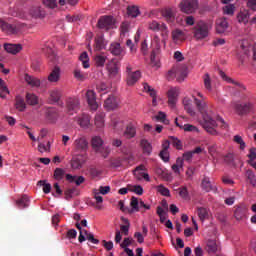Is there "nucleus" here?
Here are the masks:
<instances>
[{
	"instance_id": "nucleus-35",
	"label": "nucleus",
	"mask_w": 256,
	"mask_h": 256,
	"mask_svg": "<svg viewBox=\"0 0 256 256\" xmlns=\"http://www.w3.org/2000/svg\"><path fill=\"white\" fill-rule=\"evenodd\" d=\"M159 53L157 50H152L151 56H150V61L152 67H161V62L159 61Z\"/></svg>"
},
{
	"instance_id": "nucleus-24",
	"label": "nucleus",
	"mask_w": 256,
	"mask_h": 256,
	"mask_svg": "<svg viewBox=\"0 0 256 256\" xmlns=\"http://www.w3.org/2000/svg\"><path fill=\"white\" fill-rule=\"evenodd\" d=\"M103 143V138H101L100 136H94L91 139V146L96 152L101 150V148L103 147Z\"/></svg>"
},
{
	"instance_id": "nucleus-44",
	"label": "nucleus",
	"mask_w": 256,
	"mask_h": 256,
	"mask_svg": "<svg viewBox=\"0 0 256 256\" xmlns=\"http://www.w3.org/2000/svg\"><path fill=\"white\" fill-rule=\"evenodd\" d=\"M65 199L69 201V199H73L76 195H79V190L77 188H68L64 191Z\"/></svg>"
},
{
	"instance_id": "nucleus-19",
	"label": "nucleus",
	"mask_w": 256,
	"mask_h": 256,
	"mask_svg": "<svg viewBox=\"0 0 256 256\" xmlns=\"http://www.w3.org/2000/svg\"><path fill=\"white\" fill-rule=\"evenodd\" d=\"M46 117L50 123H57V119H59V110H57V108H48Z\"/></svg>"
},
{
	"instance_id": "nucleus-26",
	"label": "nucleus",
	"mask_w": 256,
	"mask_h": 256,
	"mask_svg": "<svg viewBox=\"0 0 256 256\" xmlns=\"http://www.w3.org/2000/svg\"><path fill=\"white\" fill-rule=\"evenodd\" d=\"M139 79H141V72L139 70H137L127 76V85H129V86L135 85V83H137V81H139Z\"/></svg>"
},
{
	"instance_id": "nucleus-33",
	"label": "nucleus",
	"mask_w": 256,
	"mask_h": 256,
	"mask_svg": "<svg viewBox=\"0 0 256 256\" xmlns=\"http://www.w3.org/2000/svg\"><path fill=\"white\" fill-rule=\"evenodd\" d=\"M135 135H137L135 126H133V124H128L126 130L124 131V137H126V139H133Z\"/></svg>"
},
{
	"instance_id": "nucleus-37",
	"label": "nucleus",
	"mask_w": 256,
	"mask_h": 256,
	"mask_svg": "<svg viewBox=\"0 0 256 256\" xmlns=\"http://www.w3.org/2000/svg\"><path fill=\"white\" fill-rule=\"evenodd\" d=\"M81 157L83 156H75L72 158V161H71L72 169H81L83 167V163H85V161H83Z\"/></svg>"
},
{
	"instance_id": "nucleus-49",
	"label": "nucleus",
	"mask_w": 256,
	"mask_h": 256,
	"mask_svg": "<svg viewBox=\"0 0 256 256\" xmlns=\"http://www.w3.org/2000/svg\"><path fill=\"white\" fill-rule=\"evenodd\" d=\"M246 178L249 181L250 185H252V187H256V176L253 170L246 171Z\"/></svg>"
},
{
	"instance_id": "nucleus-53",
	"label": "nucleus",
	"mask_w": 256,
	"mask_h": 256,
	"mask_svg": "<svg viewBox=\"0 0 256 256\" xmlns=\"http://www.w3.org/2000/svg\"><path fill=\"white\" fill-rule=\"evenodd\" d=\"M127 13L129 17L135 18L139 15V7L137 6H128Z\"/></svg>"
},
{
	"instance_id": "nucleus-1",
	"label": "nucleus",
	"mask_w": 256,
	"mask_h": 256,
	"mask_svg": "<svg viewBox=\"0 0 256 256\" xmlns=\"http://www.w3.org/2000/svg\"><path fill=\"white\" fill-rule=\"evenodd\" d=\"M194 104L196 105V109L201 113L203 120L201 125L207 133L210 135H217V129L215 127H221V129H228L229 125L221 118V116H217L215 120V115L213 112L209 111V106L207 105V101L199 100L197 97L193 96Z\"/></svg>"
},
{
	"instance_id": "nucleus-59",
	"label": "nucleus",
	"mask_w": 256,
	"mask_h": 256,
	"mask_svg": "<svg viewBox=\"0 0 256 256\" xmlns=\"http://www.w3.org/2000/svg\"><path fill=\"white\" fill-rule=\"evenodd\" d=\"M38 185L39 187H43L44 193H51V184L47 183L45 180L38 181Z\"/></svg>"
},
{
	"instance_id": "nucleus-7",
	"label": "nucleus",
	"mask_w": 256,
	"mask_h": 256,
	"mask_svg": "<svg viewBox=\"0 0 256 256\" xmlns=\"http://www.w3.org/2000/svg\"><path fill=\"white\" fill-rule=\"evenodd\" d=\"M168 79H175L177 78V81H184L185 77H187V67H174L168 72Z\"/></svg>"
},
{
	"instance_id": "nucleus-11",
	"label": "nucleus",
	"mask_w": 256,
	"mask_h": 256,
	"mask_svg": "<svg viewBox=\"0 0 256 256\" xmlns=\"http://www.w3.org/2000/svg\"><path fill=\"white\" fill-rule=\"evenodd\" d=\"M104 107L107 109V111L117 109V107H119V98L113 95L109 96L104 102Z\"/></svg>"
},
{
	"instance_id": "nucleus-23",
	"label": "nucleus",
	"mask_w": 256,
	"mask_h": 256,
	"mask_svg": "<svg viewBox=\"0 0 256 256\" xmlns=\"http://www.w3.org/2000/svg\"><path fill=\"white\" fill-rule=\"evenodd\" d=\"M4 49L7 53H11V55H17L22 47L21 44H4Z\"/></svg>"
},
{
	"instance_id": "nucleus-40",
	"label": "nucleus",
	"mask_w": 256,
	"mask_h": 256,
	"mask_svg": "<svg viewBox=\"0 0 256 256\" xmlns=\"http://www.w3.org/2000/svg\"><path fill=\"white\" fill-rule=\"evenodd\" d=\"M140 145L145 155H151V151H153V147L151 146V143H149V141H147L146 139H143L141 140Z\"/></svg>"
},
{
	"instance_id": "nucleus-17",
	"label": "nucleus",
	"mask_w": 256,
	"mask_h": 256,
	"mask_svg": "<svg viewBox=\"0 0 256 256\" xmlns=\"http://www.w3.org/2000/svg\"><path fill=\"white\" fill-rule=\"evenodd\" d=\"M0 29L5 33H10L11 35H15V33H17V27L15 25L9 24L3 20H0Z\"/></svg>"
},
{
	"instance_id": "nucleus-47",
	"label": "nucleus",
	"mask_w": 256,
	"mask_h": 256,
	"mask_svg": "<svg viewBox=\"0 0 256 256\" xmlns=\"http://www.w3.org/2000/svg\"><path fill=\"white\" fill-rule=\"evenodd\" d=\"M156 190L163 197H171V192L169 191V188L165 187L163 184L156 186Z\"/></svg>"
},
{
	"instance_id": "nucleus-32",
	"label": "nucleus",
	"mask_w": 256,
	"mask_h": 256,
	"mask_svg": "<svg viewBox=\"0 0 256 256\" xmlns=\"http://www.w3.org/2000/svg\"><path fill=\"white\" fill-rule=\"evenodd\" d=\"M15 107L17 111H20V112L25 111V109H27V104H25V99L21 96H16Z\"/></svg>"
},
{
	"instance_id": "nucleus-58",
	"label": "nucleus",
	"mask_w": 256,
	"mask_h": 256,
	"mask_svg": "<svg viewBox=\"0 0 256 256\" xmlns=\"http://www.w3.org/2000/svg\"><path fill=\"white\" fill-rule=\"evenodd\" d=\"M233 141L237 143V145H240L241 151H244L245 147H247V145L245 144V141H243V138L240 135H235L233 138Z\"/></svg>"
},
{
	"instance_id": "nucleus-38",
	"label": "nucleus",
	"mask_w": 256,
	"mask_h": 256,
	"mask_svg": "<svg viewBox=\"0 0 256 256\" xmlns=\"http://www.w3.org/2000/svg\"><path fill=\"white\" fill-rule=\"evenodd\" d=\"M104 118H105L104 113H99L95 116L94 123H95V126L97 127V129H102V127H104V125H105Z\"/></svg>"
},
{
	"instance_id": "nucleus-36",
	"label": "nucleus",
	"mask_w": 256,
	"mask_h": 256,
	"mask_svg": "<svg viewBox=\"0 0 256 256\" xmlns=\"http://www.w3.org/2000/svg\"><path fill=\"white\" fill-rule=\"evenodd\" d=\"M250 16H251V14L249 13V10H244L238 14L237 19H238L239 23H244V25H245V24L249 23Z\"/></svg>"
},
{
	"instance_id": "nucleus-34",
	"label": "nucleus",
	"mask_w": 256,
	"mask_h": 256,
	"mask_svg": "<svg viewBox=\"0 0 256 256\" xmlns=\"http://www.w3.org/2000/svg\"><path fill=\"white\" fill-rule=\"evenodd\" d=\"M175 125L176 127H179L180 129H183L184 131L187 132H197L199 131L197 127L191 125V124H185L184 126L179 123V119L175 118Z\"/></svg>"
},
{
	"instance_id": "nucleus-57",
	"label": "nucleus",
	"mask_w": 256,
	"mask_h": 256,
	"mask_svg": "<svg viewBox=\"0 0 256 256\" xmlns=\"http://www.w3.org/2000/svg\"><path fill=\"white\" fill-rule=\"evenodd\" d=\"M202 188L206 190L207 193H209V191H213V184H211V181L209 180V178L205 177L203 179Z\"/></svg>"
},
{
	"instance_id": "nucleus-16",
	"label": "nucleus",
	"mask_w": 256,
	"mask_h": 256,
	"mask_svg": "<svg viewBox=\"0 0 256 256\" xmlns=\"http://www.w3.org/2000/svg\"><path fill=\"white\" fill-rule=\"evenodd\" d=\"M59 79H61V68H59V66H56L48 75V81L50 83H57L59 82Z\"/></svg>"
},
{
	"instance_id": "nucleus-52",
	"label": "nucleus",
	"mask_w": 256,
	"mask_h": 256,
	"mask_svg": "<svg viewBox=\"0 0 256 256\" xmlns=\"http://www.w3.org/2000/svg\"><path fill=\"white\" fill-rule=\"evenodd\" d=\"M198 216L200 221H205L209 217V210L203 207L198 208Z\"/></svg>"
},
{
	"instance_id": "nucleus-54",
	"label": "nucleus",
	"mask_w": 256,
	"mask_h": 256,
	"mask_svg": "<svg viewBox=\"0 0 256 256\" xmlns=\"http://www.w3.org/2000/svg\"><path fill=\"white\" fill-rule=\"evenodd\" d=\"M128 189L132 193H135L136 195H143V187L141 185H130L128 184Z\"/></svg>"
},
{
	"instance_id": "nucleus-50",
	"label": "nucleus",
	"mask_w": 256,
	"mask_h": 256,
	"mask_svg": "<svg viewBox=\"0 0 256 256\" xmlns=\"http://www.w3.org/2000/svg\"><path fill=\"white\" fill-rule=\"evenodd\" d=\"M26 101L28 105H37L39 103V98L35 94L27 93Z\"/></svg>"
},
{
	"instance_id": "nucleus-5",
	"label": "nucleus",
	"mask_w": 256,
	"mask_h": 256,
	"mask_svg": "<svg viewBox=\"0 0 256 256\" xmlns=\"http://www.w3.org/2000/svg\"><path fill=\"white\" fill-rule=\"evenodd\" d=\"M148 28L150 31H161L162 42L165 45V41H167V37H169V29L167 28V25L164 23L159 24L157 21H152L149 23Z\"/></svg>"
},
{
	"instance_id": "nucleus-55",
	"label": "nucleus",
	"mask_w": 256,
	"mask_h": 256,
	"mask_svg": "<svg viewBox=\"0 0 256 256\" xmlns=\"http://www.w3.org/2000/svg\"><path fill=\"white\" fill-rule=\"evenodd\" d=\"M152 45H154L153 51H157V53H161V39L159 36L155 35L152 40Z\"/></svg>"
},
{
	"instance_id": "nucleus-9",
	"label": "nucleus",
	"mask_w": 256,
	"mask_h": 256,
	"mask_svg": "<svg viewBox=\"0 0 256 256\" xmlns=\"http://www.w3.org/2000/svg\"><path fill=\"white\" fill-rule=\"evenodd\" d=\"M234 109L238 115H247L253 111V103L247 102L245 104H235Z\"/></svg>"
},
{
	"instance_id": "nucleus-6",
	"label": "nucleus",
	"mask_w": 256,
	"mask_h": 256,
	"mask_svg": "<svg viewBox=\"0 0 256 256\" xmlns=\"http://www.w3.org/2000/svg\"><path fill=\"white\" fill-rule=\"evenodd\" d=\"M115 18L113 16H101L98 20L97 27L99 29H105V31H109V29H115Z\"/></svg>"
},
{
	"instance_id": "nucleus-39",
	"label": "nucleus",
	"mask_w": 256,
	"mask_h": 256,
	"mask_svg": "<svg viewBox=\"0 0 256 256\" xmlns=\"http://www.w3.org/2000/svg\"><path fill=\"white\" fill-rule=\"evenodd\" d=\"M219 246L217 245V241L215 240H208L206 244V251L208 253H217Z\"/></svg>"
},
{
	"instance_id": "nucleus-27",
	"label": "nucleus",
	"mask_w": 256,
	"mask_h": 256,
	"mask_svg": "<svg viewBox=\"0 0 256 256\" xmlns=\"http://www.w3.org/2000/svg\"><path fill=\"white\" fill-rule=\"evenodd\" d=\"M245 215H247V207L245 206H238L235 209L234 217L237 221H241V219H245Z\"/></svg>"
},
{
	"instance_id": "nucleus-21",
	"label": "nucleus",
	"mask_w": 256,
	"mask_h": 256,
	"mask_svg": "<svg viewBox=\"0 0 256 256\" xmlns=\"http://www.w3.org/2000/svg\"><path fill=\"white\" fill-rule=\"evenodd\" d=\"M187 39V34L181 29H175L172 31V40L174 43H178V41H185Z\"/></svg>"
},
{
	"instance_id": "nucleus-46",
	"label": "nucleus",
	"mask_w": 256,
	"mask_h": 256,
	"mask_svg": "<svg viewBox=\"0 0 256 256\" xmlns=\"http://www.w3.org/2000/svg\"><path fill=\"white\" fill-rule=\"evenodd\" d=\"M79 125L80 127H89L90 123H91V116L87 115V114H83L80 118H79Z\"/></svg>"
},
{
	"instance_id": "nucleus-61",
	"label": "nucleus",
	"mask_w": 256,
	"mask_h": 256,
	"mask_svg": "<svg viewBox=\"0 0 256 256\" xmlns=\"http://www.w3.org/2000/svg\"><path fill=\"white\" fill-rule=\"evenodd\" d=\"M65 177V170L62 168H56L54 171V179L61 181Z\"/></svg>"
},
{
	"instance_id": "nucleus-30",
	"label": "nucleus",
	"mask_w": 256,
	"mask_h": 256,
	"mask_svg": "<svg viewBox=\"0 0 256 256\" xmlns=\"http://www.w3.org/2000/svg\"><path fill=\"white\" fill-rule=\"evenodd\" d=\"M175 191H177L181 199H184L185 201H189V199H191V196H189V189H187V186H180L179 188L175 189Z\"/></svg>"
},
{
	"instance_id": "nucleus-63",
	"label": "nucleus",
	"mask_w": 256,
	"mask_h": 256,
	"mask_svg": "<svg viewBox=\"0 0 256 256\" xmlns=\"http://www.w3.org/2000/svg\"><path fill=\"white\" fill-rule=\"evenodd\" d=\"M96 153H100L104 159H107L111 153V148H109V146H102L99 151H96Z\"/></svg>"
},
{
	"instance_id": "nucleus-48",
	"label": "nucleus",
	"mask_w": 256,
	"mask_h": 256,
	"mask_svg": "<svg viewBox=\"0 0 256 256\" xmlns=\"http://www.w3.org/2000/svg\"><path fill=\"white\" fill-rule=\"evenodd\" d=\"M130 205H131L132 209L128 210L129 213H137V212H139V200L137 199V197L133 196L131 198Z\"/></svg>"
},
{
	"instance_id": "nucleus-56",
	"label": "nucleus",
	"mask_w": 256,
	"mask_h": 256,
	"mask_svg": "<svg viewBox=\"0 0 256 256\" xmlns=\"http://www.w3.org/2000/svg\"><path fill=\"white\" fill-rule=\"evenodd\" d=\"M79 59L82 62L84 69H89V55L87 54V52H83L80 55Z\"/></svg>"
},
{
	"instance_id": "nucleus-60",
	"label": "nucleus",
	"mask_w": 256,
	"mask_h": 256,
	"mask_svg": "<svg viewBox=\"0 0 256 256\" xmlns=\"http://www.w3.org/2000/svg\"><path fill=\"white\" fill-rule=\"evenodd\" d=\"M134 176L136 177L137 181H141V179H145V181H151L149 174L145 172L134 171Z\"/></svg>"
},
{
	"instance_id": "nucleus-43",
	"label": "nucleus",
	"mask_w": 256,
	"mask_h": 256,
	"mask_svg": "<svg viewBox=\"0 0 256 256\" xmlns=\"http://www.w3.org/2000/svg\"><path fill=\"white\" fill-rule=\"evenodd\" d=\"M248 158L250 165L256 170V148L252 147L249 150Z\"/></svg>"
},
{
	"instance_id": "nucleus-45",
	"label": "nucleus",
	"mask_w": 256,
	"mask_h": 256,
	"mask_svg": "<svg viewBox=\"0 0 256 256\" xmlns=\"http://www.w3.org/2000/svg\"><path fill=\"white\" fill-rule=\"evenodd\" d=\"M105 47V39L103 38V35H98L95 38V49L96 51H101Z\"/></svg>"
},
{
	"instance_id": "nucleus-12",
	"label": "nucleus",
	"mask_w": 256,
	"mask_h": 256,
	"mask_svg": "<svg viewBox=\"0 0 256 256\" xmlns=\"http://www.w3.org/2000/svg\"><path fill=\"white\" fill-rule=\"evenodd\" d=\"M168 105L172 109H174L175 105H177V97H179V89L171 88L168 93Z\"/></svg>"
},
{
	"instance_id": "nucleus-18",
	"label": "nucleus",
	"mask_w": 256,
	"mask_h": 256,
	"mask_svg": "<svg viewBox=\"0 0 256 256\" xmlns=\"http://www.w3.org/2000/svg\"><path fill=\"white\" fill-rule=\"evenodd\" d=\"M109 77L111 79L115 78L119 75V71L121 70V66L117 64V62H112L107 66Z\"/></svg>"
},
{
	"instance_id": "nucleus-28",
	"label": "nucleus",
	"mask_w": 256,
	"mask_h": 256,
	"mask_svg": "<svg viewBox=\"0 0 256 256\" xmlns=\"http://www.w3.org/2000/svg\"><path fill=\"white\" fill-rule=\"evenodd\" d=\"M183 105H184L185 111H187V113H188L191 117H195L196 113H195V109H193V104H192V102H191V99H189V98H184V99H183Z\"/></svg>"
},
{
	"instance_id": "nucleus-62",
	"label": "nucleus",
	"mask_w": 256,
	"mask_h": 256,
	"mask_svg": "<svg viewBox=\"0 0 256 256\" xmlns=\"http://www.w3.org/2000/svg\"><path fill=\"white\" fill-rule=\"evenodd\" d=\"M129 27H130L129 22H122V24L120 26L121 37H125V35H127V33H129Z\"/></svg>"
},
{
	"instance_id": "nucleus-29",
	"label": "nucleus",
	"mask_w": 256,
	"mask_h": 256,
	"mask_svg": "<svg viewBox=\"0 0 256 256\" xmlns=\"http://www.w3.org/2000/svg\"><path fill=\"white\" fill-rule=\"evenodd\" d=\"M66 179L69 181V183H75V185L77 186L82 185V183H85V177L83 176H73L71 174H67Z\"/></svg>"
},
{
	"instance_id": "nucleus-20",
	"label": "nucleus",
	"mask_w": 256,
	"mask_h": 256,
	"mask_svg": "<svg viewBox=\"0 0 256 256\" xmlns=\"http://www.w3.org/2000/svg\"><path fill=\"white\" fill-rule=\"evenodd\" d=\"M143 87H144V91H146V93H149L150 97H152V105H153V107H157V91H155V89H153L147 83H144Z\"/></svg>"
},
{
	"instance_id": "nucleus-42",
	"label": "nucleus",
	"mask_w": 256,
	"mask_h": 256,
	"mask_svg": "<svg viewBox=\"0 0 256 256\" xmlns=\"http://www.w3.org/2000/svg\"><path fill=\"white\" fill-rule=\"evenodd\" d=\"M219 73H220V76L222 77V79H224L228 83H232V85H236V87H240V89H245V86H243V84H241L240 82H237V81L231 79L230 77H227L225 72L220 71Z\"/></svg>"
},
{
	"instance_id": "nucleus-10",
	"label": "nucleus",
	"mask_w": 256,
	"mask_h": 256,
	"mask_svg": "<svg viewBox=\"0 0 256 256\" xmlns=\"http://www.w3.org/2000/svg\"><path fill=\"white\" fill-rule=\"evenodd\" d=\"M86 99L90 109H92V111H97L99 105L97 104V96L95 94V91L88 90L86 92Z\"/></svg>"
},
{
	"instance_id": "nucleus-64",
	"label": "nucleus",
	"mask_w": 256,
	"mask_h": 256,
	"mask_svg": "<svg viewBox=\"0 0 256 256\" xmlns=\"http://www.w3.org/2000/svg\"><path fill=\"white\" fill-rule=\"evenodd\" d=\"M223 11L226 15H233V13H235V5L233 4L226 5L223 8Z\"/></svg>"
},
{
	"instance_id": "nucleus-4",
	"label": "nucleus",
	"mask_w": 256,
	"mask_h": 256,
	"mask_svg": "<svg viewBox=\"0 0 256 256\" xmlns=\"http://www.w3.org/2000/svg\"><path fill=\"white\" fill-rule=\"evenodd\" d=\"M72 147L75 153H86L89 149V140H87V136L79 135L73 142Z\"/></svg>"
},
{
	"instance_id": "nucleus-15",
	"label": "nucleus",
	"mask_w": 256,
	"mask_h": 256,
	"mask_svg": "<svg viewBox=\"0 0 256 256\" xmlns=\"http://www.w3.org/2000/svg\"><path fill=\"white\" fill-rule=\"evenodd\" d=\"M175 9L171 7H167L162 10V16L167 21V23H175Z\"/></svg>"
},
{
	"instance_id": "nucleus-22",
	"label": "nucleus",
	"mask_w": 256,
	"mask_h": 256,
	"mask_svg": "<svg viewBox=\"0 0 256 256\" xmlns=\"http://www.w3.org/2000/svg\"><path fill=\"white\" fill-rule=\"evenodd\" d=\"M29 13L31 17H34V19H41V17H45V11H43V8L40 6L32 7Z\"/></svg>"
},
{
	"instance_id": "nucleus-51",
	"label": "nucleus",
	"mask_w": 256,
	"mask_h": 256,
	"mask_svg": "<svg viewBox=\"0 0 256 256\" xmlns=\"http://www.w3.org/2000/svg\"><path fill=\"white\" fill-rule=\"evenodd\" d=\"M97 67H105V62L107 61V57L104 55H96L94 58Z\"/></svg>"
},
{
	"instance_id": "nucleus-31",
	"label": "nucleus",
	"mask_w": 256,
	"mask_h": 256,
	"mask_svg": "<svg viewBox=\"0 0 256 256\" xmlns=\"http://www.w3.org/2000/svg\"><path fill=\"white\" fill-rule=\"evenodd\" d=\"M25 81L31 87H39L41 85V80H39V78H36L35 76H31L29 74L25 75Z\"/></svg>"
},
{
	"instance_id": "nucleus-8",
	"label": "nucleus",
	"mask_w": 256,
	"mask_h": 256,
	"mask_svg": "<svg viewBox=\"0 0 256 256\" xmlns=\"http://www.w3.org/2000/svg\"><path fill=\"white\" fill-rule=\"evenodd\" d=\"M81 107V102L77 97H71L66 100V111L69 115L77 113Z\"/></svg>"
},
{
	"instance_id": "nucleus-3",
	"label": "nucleus",
	"mask_w": 256,
	"mask_h": 256,
	"mask_svg": "<svg viewBox=\"0 0 256 256\" xmlns=\"http://www.w3.org/2000/svg\"><path fill=\"white\" fill-rule=\"evenodd\" d=\"M179 9L186 15H191L199 9V1L197 0H182L179 4Z\"/></svg>"
},
{
	"instance_id": "nucleus-2",
	"label": "nucleus",
	"mask_w": 256,
	"mask_h": 256,
	"mask_svg": "<svg viewBox=\"0 0 256 256\" xmlns=\"http://www.w3.org/2000/svg\"><path fill=\"white\" fill-rule=\"evenodd\" d=\"M211 29H213V23L199 21L192 29L194 38L198 41H203V39H207V37H209V31H211Z\"/></svg>"
},
{
	"instance_id": "nucleus-14",
	"label": "nucleus",
	"mask_w": 256,
	"mask_h": 256,
	"mask_svg": "<svg viewBox=\"0 0 256 256\" xmlns=\"http://www.w3.org/2000/svg\"><path fill=\"white\" fill-rule=\"evenodd\" d=\"M229 27V22H227L226 18H218L216 20V33L220 35L225 33Z\"/></svg>"
},
{
	"instance_id": "nucleus-41",
	"label": "nucleus",
	"mask_w": 256,
	"mask_h": 256,
	"mask_svg": "<svg viewBox=\"0 0 256 256\" xmlns=\"http://www.w3.org/2000/svg\"><path fill=\"white\" fill-rule=\"evenodd\" d=\"M16 205L19 209H25L29 205V197L23 195L21 198L16 200Z\"/></svg>"
},
{
	"instance_id": "nucleus-13",
	"label": "nucleus",
	"mask_w": 256,
	"mask_h": 256,
	"mask_svg": "<svg viewBox=\"0 0 256 256\" xmlns=\"http://www.w3.org/2000/svg\"><path fill=\"white\" fill-rule=\"evenodd\" d=\"M110 53H112L115 57H121V59H123V57H125V48L121 47L120 43H112L110 45Z\"/></svg>"
},
{
	"instance_id": "nucleus-25",
	"label": "nucleus",
	"mask_w": 256,
	"mask_h": 256,
	"mask_svg": "<svg viewBox=\"0 0 256 256\" xmlns=\"http://www.w3.org/2000/svg\"><path fill=\"white\" fill-rule=\"evenodd\" d=\"M63 93L61 92V90L59 89H54L50 91V103H59V101L61 100Z\"/></svg>"
}]
</instances>
